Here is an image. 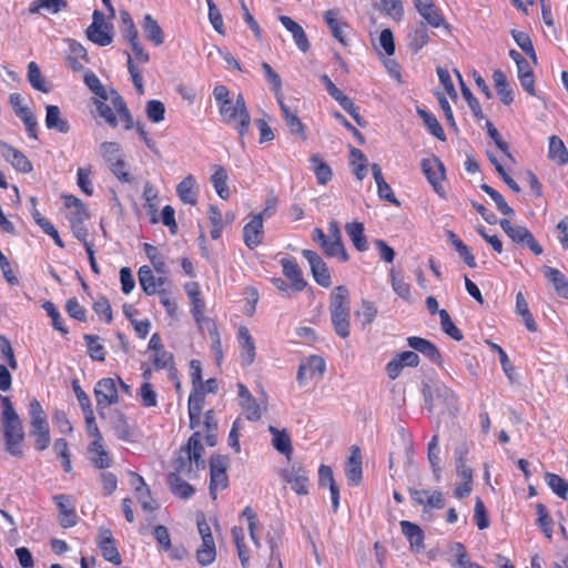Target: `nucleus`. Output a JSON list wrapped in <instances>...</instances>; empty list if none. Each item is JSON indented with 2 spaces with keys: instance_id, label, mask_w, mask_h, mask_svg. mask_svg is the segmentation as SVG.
I'll return each instance as SVG.
<instances>
[{
  "instance_id": "nucleus-5",
  "label": "nucleus",
  "mask_w": 568,
  "mask_h": 568,
  "mask_svg": "<svg viewBox=\"0 0 568 568\" xmlns=\"http://www.w3.org/2000/svg\"><path fill=\"white\" fill-rule=\"evenodd\" d=\"M2 427H3V438L6 444V450L14 456H22V443L24 440V429L22 422L18 416L1 418Z\"/></svg>"
},
{
  "instance_id": "nucleus-57",
  "label": "nucleus",
  "mask_w": 568,
  "mask_h": 568,
  "mask_svg": "<svg viewBox=\"0 0 568 568\" xmlns=\"http://www.w3.org/2000/svg\"><path fill=\"white\" fill-rule=\"evenodd\" d=\"M440 326L444 333L450 336L455 341H462L463 334L459 328L455 326L453 323L448 312L446 310H442L439 312Z\"/></svg>"
},
{
  "instance_id": "nucleus-50",
  "label": "nucleus",
  "mask_w": 568,
  "mask_h": 568,
  "mask_svg": "<svg viewBox=\"0 0 568 568\" xmlns=\"http://www.w3.org/2000/svg\"><path fill=\"white\" fill-rule=\"evenodd\" d=\"M17 116L23 122L28 136L31 139H38V122L37 118L30 109H19Z\"/></svg>"
},
{
  "instance_id": "nucleus-4",
  "label": "nucleus",
  "mask_w": 568,
  "mask_h": 568,
  "mask_svg": "<svg viewBox=\"0 0 568 568\" xmlns=\"http://www.w3.org/2000/svg\"><path fill=\"white\" fill-rule=\"evenodd\" d=\"M197 531L201 537V545L196 548L195 557L199 565L206 567L215 561L216 546L211 527L203 514L196 517Z\"/></svg>"
},
{
  "instance_id": "nucleus-34",
  "label": "nucleus",
  "mask_w": 568,
  "mask_h": 568,
  "mask_svg": "<svg viewBox=\"0 0 568 568\" xmlns=\"http://www.w3.org/2000/svg\"><path fill=\"white\" fill-rule=\"evenodd\" d=\"M346 233L352 241L355 248L359 252H365L368 248V243L364 234V224L361 222H351L345 225Z\"/></svg>"
},
{
  "instance_id": "nucleus-35",
  "label": "nucleus",
  "mask_w": 568,
  "mask_h": 568,
  "mask_svg": "<svg viewBox=\"0 0 568 568\" xmlns=\"http://www.w3.org/2000/svg\"><path fill=\"white\" fill-rule=\"evenodd\" d=\"M324 20L328 26L333 37L342 44H346L345 29L347 28V24L338 20V11L334 9L327 10L324 13Z\"/></svg>"
},
{
  "instance_id": "nucleus-59",
  "label": "nucleus",
  "mask_w": 568,
  "mask_h": 568,
  "mask_svg": "<svg viewBox=\"0 0 568 568\" xmlns=\"http://www.w3.org/2000/svg\"><path fill=\"white\" fill-rule=\"evenodd\" d=\"M145 113L151 122L159 123L164 120L165 106L159 100H150L146 102Z\"/></svg>"
},
{
  "instance_id": "nucleus-48",
  "label": "nucleus",
  "mask_w": 568,
  "mask_h": 568,
  "mask_svg": "<svg viewBox=\"0 0 568 568\" xmlns=\"http://www.w3.org/2000/svg\"><path fill=\"white\" fill-rule=\"evenodd\" d=\"M511 37L516 44L523 50V52L526 53L529 58H531L532 61L536 63L537 55L530 37L526 32L518 30H513Z\"/></svg>"
},
{
  "instance_id": "nucleus-54",
  "label": "nucleus",
  "mask_w": 568,
  "mask_h": 568,
  "mask_svg": "<svg viewBox=\"0 0 568 568\" xmlns=\"http://www.w3.org/2000/svg\"><path fill=\"white\" fill-rule=\"evenodd\" d=\"M480 189L491 197V200L495 202L497 209L504 215L511 216L515 214V211L507 204V202L505 201V199L498 191H496L495 189H493L491 186H489L486 183H483L480 185Z\"/></svg>"
},
{
  "instance_id": "nucleus-8",
  "label": "nucleus",
  "mask_w": 568,
  "mask_h": 568,
  "mask_svg": "<svg viewBox=\"0 0 568 568\" xmlns=\"http://www.w3.org/2000/svg\"><path fill=\"white\" fill-rule=\"evenodd\" d=\"M87 37L93 43L105 47L112 40V26L106 23L102 12L95 10L92 14V23L87 29Z\"/></svg>"
},
{
  "instance_id": "nucleus-18",
  "label": "nucleus",
  "mask_w": 568,
  "mask_h": 568,
  "mask_svg": "<svg viewBox=\"0 0 568 568\" xmlns=\"http://www.w3.org/2000/svg\"><path fill=\"white\" fill-rule=\"evenodd\" d=\"M88 456L91 464L98 469L110 468L113 459L103 445V440H92L88 446Z\"/></svg>"
},
{
  "instance_id": "nucleus-2",
  "label": "nucleus",
  "mask_w": 568,
  "mask_h": 568,
  "mask_svg": "<svg viewBox=\"0 0 568 568\" xmlns=\"http://www.w3.org/2000/svg\"><path fill=\"white\" fill-rule=\"evenodd\" d=\"M331 318L336 334L346 338L349 335L348 290L341 285L333 290L329 303Z\"/></svg>"
},
{
  "instance_id": "nucleus-26",
  "label": "nucleus",
  "mask_w": 568,
  "mask_h": 568,
  "mask_svg": "<svg viewBox=\"0 0 568 568\" xmlns=\"http://www.w3.org/2000/svg\"><path fill=\"white\" fill-rule=\"evenodd\" d=\"M283 27L292 33L295 44L302 52L310 49V42L303 28L287 16L278 17Z\"/></svg>"
},
{
  "instance_id": "nucleus-32",
  "label": "nucleus",
  "mask_w": 568,
  "mask_h": 568,
  "mask_svg": "<svg viewBox=\"0 0 568 568\" xmlns=\"http://www.w3.org/2000/svg\"><path fill=\"white\" fill-rule=\"evenodd\" d=\"M544 274L552 284L556 293L564 298H568V278L564 273L557 268L545 266Z\"/></svg>"
},
{
  "instance_id": "nucleus-16",
  "label": "nucleus",
  "mask_w": 568,
  "mask_h": 568,
  "mask_svg": "<svg viewBox=\"0 0 568 568\" xmlns=\"http://www.w3.org/2000/svg\"><path fill=\"white\" fill-rule=\"evenodd\" d=\"M98 546L102 557L114 565L121 564V556L115 545V539L110 529L101 528L98 535Z\"/></svg>"
},
{
  "instance_id": "nucleus-14",
  "label": "nucleus",
  "mask_w": 568,
  "mask_h": 568,
  "mask_svg": "<svg viewBox=\"0 0 568 568\" xmlns=\"http://www.w3.org/2000/svg\"><path fill=\"white\" fill-rule=\"evenodd\" d=\"M0 154L17 171L22 173H29L32 171V163L30 160L21 151L3 141H0Z\"/></svg>"
},
{
  "instance_id": "nucleus-37",
  "label": "nucleus",
  "mask_w": 568,
  "mask_h": 568,
  "mask_svg": "<svg viewBox=\"0 0 568 568\" xmlns=\"http://www.w3.org/2000/svg\"><path fill=\"white\" fill-rule=\"evenodd\" d=\"M438 435H434L427 445V459L432 467L436 481H439L442 468H440V448L438 446Z\"/></svg>"
},
{
  "instance_id": "nucleus-27",
  "label": "nucleus",
  "mask_w": 568,
  "mask_h": 568,
  "mask_svg": "<svg viewBox=\"0 0 568 568\" xmlns=\"http://www.w3.org/2000/svg\"><path fill=\"white\" fill-rule=\"evenodd\" d=\"M45 126L49 130H55L60 133H68L70 131V124L67 119L61 115L60 108L57 105L48 104L45 106Z\"/></svg>"
},
{
  "instance_id": "nucleus-52",
  "label": "nucleus",
  "mask_w": 568,
  "mask_h": 568,
  "mask_svg": "<svg viewBox=\"0 0 568 568\" xmlns=\"http://www.w3.org/2000/svg\"><path fill=\"white\" fill-rule=\"evenodd\" d=\"M121 34L128 42L139 39L136 27L128 11L120 12Z\"/></svg>"
},
{
  "instance_id": "nucleus-56",
  "label": "nucleus",
  "mask_w": 568,
  "mask_h": 568,
  "mask_svg": "<svg viewBox=\"0 0 568 568\" xmlns=\"http://www.w3.org/2000/svg\"><path fill=\"white\" fill-rule=\"evenodd\" d=\"M204 404V392L203 388H193V392L189 396L187 410L189 417L193 419L194 416L202 414Z\"/></svg>"
},
{
  "instance_id": "nucleus-11",
  "label": "nucleus",
  "mask_w": 568,
  "mask_h": 568,
  "mask_svg": "<svg viewBox=\"0 0 568 568\" xmlns=\"http://www.w3.org/2000/svg\"><path fill=\"white\" fill-rule=\"evenodd\" d=\"M420 166L435 192L443 195L442 182L445 179V169L442 161L436 156L423 159Z\"/></svg>"
},
{
  "instance_id": "nucleus-9",
  "label": "nucleus",
  "mask_w": 568,
  "mask_h": 568,
  "mask_svg": "<svg viewBox=\"0 0 568 568\" xmlns=\"http://www.w3.org/2000/svg\"><path fill=\"white\" fill-rule=\"evenodd\" d=\"M302 255L310 264L314 281L322 287H329L332 285L331 273L321 255L312 250H303Z\"/></svg>"
},
{
  "instance_id": "nucleus-61",
  "label": "nucleus",
  "mask_w": 568,
  "mask_h": 568,
  "mask_svg": "<svg viewBox=\"0 0 568 568\" xmlns=\"http://www.w3.org/2000/svg\"><path fill=\"white\" fill-rule=\"evenodd\" d=\"M355 315L361 318L362 326L365 328L375 320L377 315V307L371 301H363L362 308L357 311Z\"/></svg>"
},
{
  "instance_id": "nucleus-43",
  "label": "nucleus",
  "mask_w": 568,
  "mask_h": 568,
  "mask_svg": "<svg viewBox=\"0 0 568 568\" xmlns=\"http://www.w3.org/2000/svg\"><path fill=\"white\" fill-rule=\"evenodd\" d=\"M545 481L548 487L562 499H568V481L559 475L552 473H546Z\"/></svg>"
},
{
  "instance_id": "nucleus-51",
  "label": "nucleus",
  "mask_w": 568,
  "mask_h": 568,
  "mask_svg": "<svg viewBox=\"0 0 568 568\" xmlns=\"http://www.w3.org/2000/svg\"><path fill=\"white\" fill-rule=\"evenodd\" d=\"M99 149L101 156L104 159L108 165L123 158L121 153V146L116 142H102Z\"/></svg>"
},
{
  "instance_id": "nucleus-46",
  "label": "nucleus",
  "mask_w": 568,
  "mask_h": 568,
  "mask_svg": "<svg viewBox=\"0 0 568 568\" xmlns=\"http://www.w3.org/2000/svg\"><path fill=\"white\" fill-rule=\"evenodd\" d=\"M140 486L135 487V496L141 507L146 511H152L156 508V503L151 496L149 488L141 476H138Z\"/></svg>"
},
{
  "instance_id": "nucleus-64",
  "label": "nucleus",
  "mask_w": 568,
  "mask_h": 568,
  "mask_svg": "<svg viewBox=\"0 0 568 568\" xmlns=\"http://www.w3.org/2000/svg\"><path fill=\"white\" fill-rule=\"evenodd\" d=\"M240 405H241L242 409L244 410L245 417L248 420L256 422V420L261 419V417H262L261 407L254 397H251L247 400H241Z\"/></svg>"
},
{
  "instance_id": "nucleus-53",
  "label": "nucleus",
  "mask_w": 568,
  "mask_h": 568,
  "mask_svg": "<svg viewBox=\"0 0 568 568\" xmlns=\"http://www.w3.org/2000/svg\"><path fill=\"white\" fill-rule=\"evenodd\" d=\"M53 449L57 456L61 459L63 470L65 473H71L72 464L70 459L68 442L64 438H57L53 444Z\"/></svg>"
},
{
  "instance_id": "nucleus-19",
  "label": "nucleus",
  "mask_w": 568,
  "mask_h": 568,
  "mask_svg": "<svg viewBox=\"0 0 568 568\" xmlns=\"http://www.w3.org/2000/svg\"><path fill=\"white\" fill-rule=\"evenodd\" d=\"M362 456L357 446H352L345 465V475L349 486H357L362 480Z\"/></svg>"
},
{
  "instance_id": "nucleus-55",
  "label": "nucleus",
  "mask_w": 568,
  "mask_h": 568,
  "mask_svg": "<svg viewBox=\"0 0 568 568\" xmlns=\"http://www.w3.org/2000/svg\"><path fill=\"white\" fill-rule=\"evenodd\" d=\"M313 170L320 184H326L332 178V170L327 163L323 162L318 155L311 156Z\"/></svg>"
},
{
  "instance_id": "nucleus-6",
  "label": "nucleus",
  "mask_w": 568,
  "mask_h": 568,
  "mask_svg": "<svg viewBox=\"0 0 568 568\" xmlns=\"http://www.w3.org/2000/svg\"><path fill=\"white\" fill-rule=\"evenodd\" d=\"M229 459L222 455H212L210 458V495L217 498V493L224 490L229 485L227 470Z\"/></svg>"
},
{
  "instance_id": "nucleus-62",
  "label": "nucleus",
  "mask_w": 568,
  "mask_h": 568,
  "mask_svg": "<svg viewBox=\"0 0 568 568\" xmlns=\"http://www.w3.org/2000/svg\"><path fill=\"white\" fill-rule=\"evenodd\" d=\"M42 307L47 312L48 316L51 318L52 326L54 327V329L61 332L62 334H68V328L63 325L62 317L57 307L54 306V304L52 302L47 301L43 303Z\"/></svg>"
},
{
  "instance_id": "nucleus-63",
  "label": "nucleus",
  "mask_w": 568,
  "mask_h": 568,
  "mask_svg": "<svg viewBox=\"0 0 568 568\" xmlns=\"http://www.w3.org/2000/svg\"><path fill=\"white\" fill-rule=\"evenodd\" d=\"M303 364L313 378L321 377L326 369L325 361L317 355H311Z\"/></svg>"
},
{
  "instance_id": "nucleus-23",
  "label": "nucleus",
  "mask_w": 568,
  "mask_h": 568,
  "mask_svg": "<svg viewBox=\"0 0 568 568\" xmlns=\"http://www.w3.org/2000/svg\"><path fill=\"white\" fill-rule=\"evenodd\" d=\"M176 194L184 204L194 205L199 197V186L192 174L185 176L176 186Z\"/></svg>"
},
{
  "instance_id": "nucleus-44",
  "label": "nucleus",
  "mask_w": 568,
  "mask_h": 568,
  "mask_svg": "<svg viewBox=\"0 0 568 568\" xmlns=\"http://www.w3.org/2000/svg\"><path fill=\"white\" fill-rule=\"evenodd\" d=\"M390 284L394 292L405 301L410 298V284L404 280V276L394 268L389 272Z\"/></svg>"
},
{
  "instance_id": "nucleus-7",
  "label": "nucleus",
  "mask_w": 568,
  "mask_h": 568,
  "mask_svg": "<svg viewBox=\"0 0 568 568\" xmlns=\"http://www.w3.org/2000/svg\"><path fill=\"white\" fill-rule=\"evenodd\" d=\"M499 225L513 242L527 245L529 250L536 255L542 254V247L538 244L527 227L521 225H514L509 220L506 219H501L499 221Z\"/></svg>"
},
{
  "instance_id": "nucleus-22",
  "label": "nucleus",
  "mask_w": 568,
  "mask_h": 568,
  "mask_svg": "<svg viewBox=\"0 0 568 568\" xmlns=\"http://www.w3.org/2000/svg\"><path fill=\"white\" fill-rule=\"evenodd\" d=\"M285 480L291 485L292 489L297 495L308 494V473L302 467L293 465L291 470L285 475Z\"/></svg>"
},
{
  "instance_id": "nucleus-38",
  "label": "nucleus",
  "mask_w": 568,
  "mask_h": 568,
  "mask_svg": "<svg viewBox=\"0 0 568 568\" xmlns=\"http://www.w3.org/2000/svg\"><path fill=\"white\" fill-rule=\"evenodd\" d=\"M416 112L420 116L425 126L427 128L428 132L432 135H434L435 138H437L440 141L446 140L444 129L442 128L440 123L438 122V120L436 119V116L434 114H432L430 112H428L425 109H422L419 106L416 108Z\"/></svg>"
},
{
  "instance_id": "nucleus-1",
  "label": "nucleus",
  "mask_w": 568,
  "mask_h": 568,
  "mask_svg": "<svg viewBox=\"0 0 568 568\" xmlns=\"http://www.w3.org/2000/svg\"><path fill=\"white\" fill-rule=\"evenodd\" d=\"M203 452L201 434L195 432L186 445L178 450L173 460V470L170 474H178L189 479L196 477V471L205 468V460L202 458Z\"/></svg>"
},
{
  "instance_id": "nucleus-31",
  "label": "nucleus",
  "mask_w": 568,
  "mask_h": 568,
  "mask_svg": "<svg viewBox=\"0 0 568 568\" xmlns=\"http://www.w3.org/2000/svg\"><path fill=\"white\" fill-rule=\"evenodd\" d=\"M494 84L499 100L505 105H509L514 101V93L510 84L507 81L505 73L501 70H495L493 73Z\"/></svg>"
},
{
  "instance_id": "nucleus-49",
  "label": "nucleus",
  "mask_w": 568,
  "mask_h": 568,
  "mask_svg": "<svg viewBox=\"0 0 568 568\" xmlns=\"http://www.w3.org/2000/svg\"><path fill=\"white\" fill-rule=\"evenodd\" d=\"M262 69L265 72V78L271 84V89L275 94L277 102L284 101L282 93V79L281 77L272 69V67L267 62L262 63Z\"/></svg>"
},
{
  "instance_id": "nucleus-30",
  "label": "nucleus",
  "mask_w": 568,
  "mask_h": 568,
  "mask_svg": "<svg viewBox=\"0 0 568 568\" xmlns=\"http://www.w3.org/2000/svg\"><path fill=\"white\" fill-rule=\"evenodd\" d=\"M268 432L272 434V445L281 454L290 457L293 453L292 440L290 434L283 429L280 430L274 426H268Z\"/></svg>"
},
{
  "instance_id": "nucleus-28",
  "label": "nucleus",
  "mask_w": 568,
  "mask_h": 568,
  "mask_svg": "<svg viewBox=\"0 0 568 568\" xmlns=\"http://www.w3.org/2000/svg\"><path fill=\"white\" fill-rule=\"evenodd\" d=\"M141 27L146 40L152 42L155 47H159L164 42L163 30L151 14L146 13L143 17Z\"/></svg>"
},
{
  "instance_id": "nucleus-3",
  "label": "nucleus",
  "mask_w": 568,
  "mask_h": 568,
  "mask_svg": "<svg viewBox=\"0 0 568 568\" xmlns=\"http://www.w3.org/2000/svg\"><path fill=\"white\" fill-rule=\"evenodd\" d=\"M29 416V435L34 439V448L39 452H43L50 446L51 436L47 414L37 399L30 402Z\"/></svg>"
},
{
  "instance_id": "nucleus-45",
  "label": "nucleus",
  "mask_w": 568,
  "mask_h": 568,
  "mask_svg": "<svg viewBox=\"0 0 568 568\" xmlns=\"http://www.w3.org/2000/svg\"><path fill=\"white\" fill-rule=\"evenodd\" d=\"M28 81L34 90L44 93L50 91V87L43 79L39 65L33 61L28 64Z\"/></svg>"
},
{
  "instance_id": "nucleus-60",
  "label": "nucleus",
  "mask_w": 568,
  "mask_h": 568,
  "mask_svg": "<svg viewBox=\"0 0 568 568\" xmlns=\"http://www.w3.org/2000/svg\"><path fill=\"white\" fill-rule=\"evenodd\" d=\"M429 41L428 30L425 24L420 23L410 36V48L418 52Z\"/></svg>"
},
{
  "instance_id": "nucleus-41",
  "label": "nucleus",
  "mask_w": 568,
  "mask_h": 568,
  "mask_svg": "<svg viewBox=\"0 0 568 568\" xmlns=\"http://www.w3.org/2000/svg\"><path fill=\"white\" fill-rule=\"evenodd\" d=\"M227 180L229 175L226 170L223 166H216L214 173L211 176V182L217 195L223 200H227L230 196Z\"/></svg>"
},
{
  "instance_id": "nucleus-10",
  "label": "nucleus",
  "mask_w": 568,
  "mask_h": 568,
  "mask_svg": "<svg viewBox=\"0 0 568 568\" xmlns=\"http://www.w3.org/2000/svg\"><path fill=\"white\" fill-rule=\"evenodd\" d=\"M94 396L99 410L104 409L119 402V394L114 378L106 377L100 379L94 387Z\"/></svg>"
},
{
  "instance_id": "nucleus-20",
  "label": "nucleus",
  "mask_w": 568,
  "mask_h": 568,
  "mask_svg": "<svg viewBox=\"0 0 568 568\" xmlns=\"http://www.w3.org/2000/svg\"><path fill=\"white\" fill-rule=\"evenodd\" d=\"M283 274L291 281L292 288L296 292L303 291L307 282L304 280L301 268L295 260L284 257L281 260Z\"/></svg>"
},
{
  "instance_id": "nucleus-17",
  "label": "nucleus",
  "mask_w": 568,
  "mask_h": 568,
  "mask_svg": "<svg viewBox=\"0 0 568 568\" xmlns=\"http://www.w3.org/2000/svg\"><path fill=\"white\" fill-rule=\"evenodd\" d=\"M414 503L429 509H440L445 506L444 496L439 490L409 489Z\"/></svg>"
},
{
  "instance_id": "nucleus-33",
  "label": "nucleus",
  "mask_w": 568,
  "mask_h": 568,
  "mask_svg": "<svg viewBox=\"0 0 568 568\" xmlns=\"http://www.w3.org/2000/svg\"><path fill=\"white\" fill-rule=\"evenodd\" d=\"M187 478L178 475V474H169L168 475V484L170 486L171 491L183 499L191 498L194 494V488L186 481Z\"/></svg>"
},
{
  "instance_id": "nucleus-39",
  "label": "nucleus",
  "mask_w": 568,
  "mask_h": 568,
  "mask_svg": "<svg viewBox=\"0 0 568 568\" xmlns=\"http://www.w3.org/2000/svg\"><path fill=\"white\" fill-rule=\"evenodd\" d=\"M548 156L560 165L568 163V151L562 140L557 135L549 138Z\"/></svg>"
},
{
  "instance_id": "nucleus-58",
  "label": "nucleus",
  "mask_w": 568,
  "mask_h": 568,
  "mask_svg": "<svg viewBox=\"0 0 568 568\" xmlns=\"http://www.w3.org/2000/svg\"><path fill=\"white\" fill-rule=\"evenodd\" d=\"M84 341L88 347L89 355L92 359L103 362L104 357V347L99 342V337L95 335H84Z\"/></svg>"
},
{
  "instance_id": "nucleus-13",
  "label": "nucleus",
  "mask_w": 568,
  "mask_h": 568,
  "mask_svg": "<svg viewBox=\"0 0 568 568\" xmlns=\"http://www.w3.org/2000/svg\"><path fill=\"white\" fill-rule=\"evenodd\" d=\"M53 500L59 509L60 525L63 528H70L77 525L78 517L75 514L74 500L70 495H55Z\"/></svg>"
},
{
  "instance_id": "nucleus-15",
  "label": "nucleus",
  "mask_w": 568,
  "mask_h": 568,
  "mask_svg": "<svg viewBox=\"0 0 568 568\" xmlns=\"http://www.w3.org/2000/svg\"><path fill=\"white\" fill-rule=\"evenodd\" d=\"M413 2L417 12L428 26L432 28H439L442 26L448 27L440 10L432 0H413Z\"/></svg>"
},
{
  "instance_id": "nucleus-21",
  "label": "nucleus",
  "mask_w": 568,
  "mask_h": 568,
  "mask_svg": "<svg viewBox=\"0 0 568 568\" xmlns=\"http://www.w3.org/2000/svg\"><path fill=\"white\" fill-rule=\"evenodd\" d=\"M237 337L241 349V363L243 366H250L255 358L254 339L245 326L239 328Z\"/></svg>"
},
{
  "instance_id": "nucleus-24",
  "label": "nucleus",
  "mask_w": 568,
  "mask_h": 568,
  "mask_svg": "<svg viewBox=\"0 0 568 568\" xmlns=\"http://www.w3.org/2000/svg\"><path fill=\"white\" fill-rule=\"evenodd\" d=\"M407 344L409 347L422 353L424 356H426L437 365L442 364V355L438 348L428 339L417 336H410L407 338Z\"/></svg>"
},
{
  "instance_id": "nucleus-47",
  "label": "nucleus",
  "mask_w": 568,
  "mask_h": 568,
  "mask_svg": "<svg viewBox=\"0 0 568 568\" xmlns=\"http://www.w3.org/2000/svg\"><path fill=\"white\" fill-rule=\"evenodd\" d=\"M351 163L357 180L362 181L367 174V159L359 149L351 150Z\"/></svg>"
},
{
  "instance_id": "nucleus-29",
  "label": "nucleus",
  "mask_w": 568,
  "mask_h": 568,
  "mask_svg": "<svg viewBox=\"0 0 568 568\" xmlns=\"http://www.w3.org/2000/svg\"><path fill=\"white\" fill-rule=\"evenodd\" d=\"M138 275H139V282H140V285L142 287V290L148 294V295H153L156 293L158 291V287L159 286H162L164 284V278L163 277H155L152 270L144 265L142 267H140L139 272H138Z\"/></svg>"
},
{
  "instance_id": "nucleus-36",
  "label": "nucleus",
  "mask_w": 568,
  "mask_h": 568,
  "mask_svg": "<svg viewBox=\"0 0 568 568\" xmlns=\"http://www.w3.org/2000/svg\"><path fill=\"white\" fill-rule=\"evenodd\" d=\"M278 105L281 108L285 124L288 128L290 132L305 140L306 134L304 125L301 122L300 118L290 110V108L284 103V101H280Z\"/></svg>"
},
{
  "instance_id": "nucleus-40",
  "label": "nucleus",
  "mask_w": 568,
  "mask_h": 568,
  "mask_svg": "<svg viewBox=\"0 0 568 568\" xmlns=\"http://www.w3.org/2000/svg\"><path fill=\"white\" fill-rule=\"evenodd\" d=\"M116 437L124 442L133 443L136 440V430L130 425L128 418L124 415H119L113 426Z\"/></svg>"
},
{
  "instance_id": "nucleus-42",
  "label": "nucleus",
  "mask_w": 568,
  "mask_h": 568,
  "mask_svg": "<svg viewBox=\"0 0 568 568\" xmlns=\"http://www.w3.org/2000/svg\"><path fill=\"white\" fill-rule=\"evenodd\" d=\"M323 252L328 257H337L341 262H347L349 256L344 247L342 241L335 239H327L321 246Z\"/></svg>"
},
{
  "instance_id": "nucleus-12",
  "label": "nucleus",
  "mask_w": 568,
  "mask_h": 568,
  "mask_svg": "<svg viewBox=\"0 0 568 568\" xmlns=\"http://www.w3.org/2000/svg\"><path fill=\"white\" fill-rule=\"evenodd\" d=\"M263 236V214H255L243 227V241L250 250H254L262 244Z\"/></svg>"
},
{
  "instance_id": "nucleus-25",
  "label": "nucleus",
  "mask_w": 568,
  "mask_h": 568,
  "mask_svg": "<svg viewBox=\"0 0 568 568\" xmlns=\"http://www.w3.org/2000/svg\"><path fill=\"white\" fill-rule=\"evenodd\" d=\"M400 529L403 535L409 541L413 551L419 552L425 548L424 531L418 525L410 523L408 520H402Z\"/></svg>"
}]
</instances>
